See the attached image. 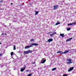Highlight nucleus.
Here are the masks:
<instances>
[{"mask_svg": "<svg viewBox=\"0 0 76 76\" xmlns=\"http://www.w3.org/2000/svg\"><path fill=\"white\" fill-rule=\"evenodd\" d=\"M72 59L71 58H69V59H67L66 60V64H70L72 63Z\"/></svg>", "mask_w": 76, "mask_h": 76, "instance_id": "obj_1", "label": "nucleus"}, {"mask_svg": "<svg viewBox=\"0 0 76 76\" xmlns=\"http://www.w3.org/2000/svg\"><path fill=\"white\" fill-rule=\"evenodd\" d=\"M46 61V59L45 58H42V59L41 61V63L42 64H44Z\"/></svg>", "mask_w": 76, "mask_h": 76, "instance_id": "obj_2", "label": "nucleus"}, {"mask_svg": "<svg viewBox=\"0 0 76 76\" xmlns=\"http://www.w3.org/2000/svg\"><path fill=\"white\" fill-rule=\"evenodd\" d=\"M69 51H65V52H64V53H62V51H58L57 52V53H61L62 54H66V53H67L69 52Z\"/></svg>", "mask_w": 76, "mask_h": 76, "instance_id": "obj_3", "label": "nucleus"}, {"mask_svg": "<svg viewBox=\"0 0 76 76\" xmlns=\"http://www.w3.org/2000/svg\"><path fill=\"white\" fill-rule=\"evenodd\" d=\"M32 51H31L30 50H28V51H24V54H27L29 53H31L32 52Z\"/></svg>", "mask_w": 76, "mask_h": 76, "instance_id": "obj_4", "label": "nucleus"}, {"mask_svg": "<svg viewBox=\"0 0 76 76\" xmlns=\"http://www.w3.org/2000/svg\"><path fill=\"white\" fill-rule=\"evenodd\" d=\"M74 67L73 66L72 67H71V68H70L68 70V72H70V71H71L73 70V69H74Z\"/></svg>", "mask_w": 76, "mask_h": 76, "instance_id": "obj_5", "label": "nucleus"}, {"mask_svg": "<svg viewBox=\"0 0 76 76\" xmlns=\"http://www.w3.org/2000/svg\"><path fill=\"white\" fill-rule=\"evenodd\" d=\"M30 46H31V45H38V44L31 43V44H30Z\"/></svg>", "mask_w": 76, "mask_h": 76, "instance_id": "obj_6", "label": "nucleus"}, {"mask_svg": "<svg viewBox=\"0 0 76 76\" xmlns=\"http://www.w3.org/2000/svg\"><path fill=\"white\" fill-rule=\"evenodd\" d=\"M76 25V22H75V23H69V24H68V26L69 25Z\"/></svg>", "mask_w": 76, "mask_h": 76, "instance_id": "obj_7", "label": "nucleus"}, {"mask_svg": "<svg viewBox=\"0 0 76 76\" xmlns=\"http://www.w3.org/2000/svg\"><path fill=\"white\" fill-rule=\"evenodd\" d=\"M32 46H25V49H28V48H29L30 47H31Z\"/></svg>", "mask_w": 76, "mask_h": 76, "instance_id": "obj_8", "label": "nucleus"}, {"mask_svg": "<svg viewBox=\"0 0 76 76\" xmlns=\"http://www.w3.org/2000/svg\"><path fill=\"white\" fill-rule=\"evenodd\" d=\"M72 39V38H69V39H68L66 40V42H67L69 41H71Z\"/></svg>", "mask_w": 76, "mask_h": 76, "instance_id": "obj_9", "label": "nucleus"}, {"mask_svg": "<svg viewBox=\"0 0 76 76\" xmlns=\"http://www.w3.org/2000/svg\"><path fill=\"white\" fill-rule=\"evenodd\" d=\"M53 40V39H49L48 41H47V42H50L51 41H52Z\"/></svg>", "mask_w": 76, "mask_h": 76, "instance_id": "obj_10", "label": "nucleus"}, {"mask_svg": "<svg viewBox=\"0 0 76 76\" xmlns=\"http://www.w3.org/2000/svg\"><path fill=\"white\" fill-rule=\"evenodd\" d=\"M58 7V5H56V6H54V10H57V7Z\"/></svg>", "mask_w": 76, "mask_h": 76, "instance_id": "obj_11", "label": "nucleus"}, {"mask_svg": "<svg viewBox=\"0 0 76 76\" xmlns=\"http://www.w3.org/2000/svg\"><path fill=\"white\" fill-rule=\"evenodd\" d=\"M64 34H60V36H61V37H62V38H63L64 37Z\"/></svg>", "mask_w": 76, "mask_h": 76, "instance_id": "obj_12", "label": "nucleus"}, {"mask_svg": "<svg viewBox=\"0 0 76 76\" xmlns=\"http://www.w3.org/2000/svg\"><path fill=\"white\" fill-rule=\"evenodd\" d=\"M14 54H15V53H13V52H11V56H12L14 55Z\"/></svg>", "mask_w": 76, "mask_h": 76, "instance_id": "obj_13", "label": "nucleus"}, {"mask_svg": "<svg viewBox=\"0 0 76 76\" xmlns=\"http://www.w3.org/2000/svg\"><path fill=\"white\" fill-rule=\"evenodd\" d=\"M24 71V68H21L20 71L21 72H23Z\"/></svg>", "mask_w": 76, "mask_h": 76, "instance_id": "obj_14", "label": "nucleus"}, {"mask_svg": "<svg viewBox=\"0 0 76 76\" xmlns=\"http://www.w3.org/2000/svg\"><path fill=\"white\" fill-rule=\"evenodd\" d=\"M39 12V11H35V15H37V14H38V13Z\"/></svg>", "mask_w": 76, "mask_h": 76, "instance_id": "obj_15", "label": "nucleus"}, {"mask_svg": "<svg viewBox=\"0 0 76 76\" xmlns=\"http://www.w3.org/2000/svg\"><path fill=\"white\" fill-rule=\"evenodd\" d=\"M16 50V46L15 45H14L13 50Z\"/></svg>", "mask_w": 76, "mask_h": 76, "instance_id": "obj_16", "label": "nucleus"}, {"mask_svg": "<svg viewBox=\"0 0 76 76\" xmlns=\"http://www.w3.org/2000/svg\"><path fill=\"white\" fill-rule=\"evenodd\" d=\"M60 23V22H57V23H56L55 24L56 25H59Z\"/></svg>", "mask_w": 76, "mask_h": 76, "instance_id": "obj_17", "label": "nucleus"}, {"mask_svg": "<svg viewBox=\"0 0 76 76\" xmlns=\"http://www.w3.org/2000/svg\"><path fill=\"white\" fill-rule=\"evenodd\" d=\"M56 68H53L52 69V71H54V70H56Z\"/></svg>", "mask_w": 76, "mask_h": 76, "instance_id": "obj_18", "label": "nucleus"}, {"mask_svg": "<svg viewBox=\"0 0 76 76\" xmlns=\"http://www.w3.org/2000/svg\"><path fill=\"white\" fill-rule=\"evenodd\" d=\"M53 35H54V33H53V34H50V36L51 37H52V36H53Z\"/></svg>", "mask_w": 76, "mask_h": 76, "instance_id": "obj_19", "label": "nucleus"}, {"mask_svg": "<svg viewBox=\"0 0 76 76\" xmlns=\"http://www.w3.org/2000/svg\"><path fill=\"white\" fill-rule=\"evenodd\" d=\"M34 39H31L30 40L32 42V41H34Z\"/></svg>", "mask_w": 76, "mask_h": 76, "instance_id": "obj_20", "label": "nucleus"}, {"mask_svg": "<svg viewBox=\"0 0 76 76\" xmlns=\"http://www.w3.org/2000/svg\"><path fill=\"white\" fill-rule=\"evenodd\" d=\"M67 31H69V30H70V28H69L67 29Z\"/></svg>", "mask_w": 76, "mask_h": 76, "instance_id": "obj_21", "label": "nucleus"}, {"mask_svg": "<svg viewBox=\"0 0 76 76\" xmlns=\"http://www.w3.org/2000/svg\"><path fill=\"white\" fill-rule=\"evenodd\" d=\"M56 33L55 32H53V35H54V34H56Z\"/></svg>", "mask_w": 76, "mask_h": 76, "instance_id": "obj_22", "label": "nucleus"}, {"mask_svg": "<svg viewBox=\"0 0 76 76\" xmlns=\"http://www.w3.org/2000/svg\"><path fill=\"white\" fill-rule=\"evenodd\" d=\"M26 67V66H25V67L24 68V70L25 69Z\"/></svg>", "mask_w": 76, "mask_h": 76, "instance_id": "obj_23", "label": "nucleus"}, {"mask_svg": "<svg viewBox=\"0 0 76 76\" xmlns=\"http://www.w3.org/2000/svg\"><path fill=\"white\" fill-rule=\"evenodd\" d=\"M28 71H29V70H28V69H27V70H26V72H28Z\"/></svg>", "mask_w": 76, "mask_h": 76, "instance_id": "obj_24", "label": "nucleus"}, {"mask_svg": "<svg viewBox=\"0 0 76 76\" xmlns=\"http://www.w3.org/2000/svg\"><path fill=\"white\" fill-rule=\"evenodd\" d=\"M3 2V0H1L0 1V2Z\"/></svg>", "mask_w": 76, "mask_h": 76, "instance_id": "obj_25", "label": "nucleus"}, {"mask_svg": "<svg viewBox=\"0 0 76 76\" xmlns=\"http://www.w3.org/2000/svg\"><path fill=\"white\" fill-rule=\"evenodd\" d=\"M32 64H35V62H33Z\"/></svg>", "mask_w": 76, "mask_h": 76, "instance_id": "obj_26", "label": "nucleus"}, {"mask_svg": "<svg viewBox=\"0 0 76 76\" xmlns=\"http://www.w3.org/2000/svg\"><path fill=\"white\" fill-rule=\"evenodd\" d=\"M2 56V54H0V56Z\"/></svg>", "mask_w": 76, "mask_h": 76, "instance_id": "obj_27", "label": "nucleus"}, {"mask_svg": "<svg viewBox=\"0 0 76 76\" xmlns=\"http://www.w3.org/2000/svg\"><path fill=\"white\" fill-rule=\"evenodd\" d=\"M4 34V33H2L1 34V35H3Z\"/></svg>", "mask_w": 76, "mask_h": 76, "instance_id": "obj_28", "label": "nucleus"}, {"mask_svg": "<svg viewBox=\"0 0 76 76\" xmlns=\"http://www.w3.org/2000/svg\"><path fill=\"white\" fill-rule=\"evenodd\" d=\"M11 5H12L13 4H12V3H11Z\"/></svg>", "mask_w": 76, "mask_h": 76, "instance_id": "obj_29", "label": "nucleus"}, {"mask_svg": "<svg viewBox=\"0 0 76 76\" xmlns=\"http://www.w3.org/2000/svg\"><path fill=\"white\" fill-rule=\"evenodd\" d=\"M5 35H7V34H5Z\"/></svg>", "mask_w": 76, "mask_h": 76, "instance_id": "obj_30", "label": "nucleus"}, {"mask_svg": "<svg viewBox=\"0 0 76 76\" xmlns=\"http://www.w3.org/2000/svg\"><path fill=\"white\" fill-rule=\"evenodd\" d=\"M1 44V42H0V45Z\"/></svg>", "mask_w": 76, "mask_h": 76, "instance_id": "obj_31", "label": "nucleus"}, {"mask_svg": "<svg viewBox=\"0 0 76 76\" xmlns=\"http://www.w3.org/2000/svg\"><path fill=\"white\" fill-rule=\"evenodd\" d=\"M1 5V4H0V6Z\"/></svg>", "mask_w": 76, "mask_h": 76, "instance_id": "obj_32", "label": "nucleus"}]
</instances>
